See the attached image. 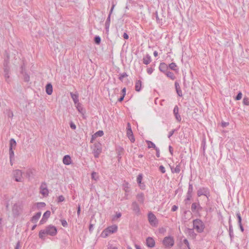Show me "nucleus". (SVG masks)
Masks as SVG:
<instances>
[{"label":"nucleus","mask_w":249,"mask_h":249,"mask_svg":"<svg viewBox=\"0 0 249 249\" xmlns=\"http://www.w3.org/2000/svg\"><path fill=\"white\" fill-rule=\"evenodd\" d=\"M174 239L172 236L165 237L162 240V244L166 248H171L174 245Z\"/></svg>","instance_id":"obj_4"},{"label":"nucleus","mask_w":249,"mask_h":249,"mask_svg":"<svg viewBox=\"0 0 249 249\" xmlns=\"http://www.w3.org/2000/svg\"><path fill=\"white\" fill-rule=\"evenodd\" d=\"M124 94H123L122 96H121L118 100V101L120 102L123 101L124 100Z\"/></svg>","instance_id":"obj_63"},{"label":"nucleus","mask_w":249,"mask_h":249,"mask_svg":"<svg viewBox=\"0 0 249 249\" xmlns=\"http://www.w3.org/2000/svg\"><path fill=\"white\" fill-rule=\"evenodd\" d=\"M175 88L178 95L179 97L182 96V91L180 88L179 83L178 82H176L175 83Z\"/></svg>","instance_id":"obj_18"},{"label":"nucleus","mask_w":249,"mask_h":249,"mask_svg":"<svg viewBox=\"0 0 249 249\" xmlns=\"http://www.w3.org/2000/svg\"><path fill=\"white\" fill-rule=\"evenodd\" d=\"M137 199L138 201L142 204L144 202V195L143 193H140L137 195Z\"/></svg>","instance_id":"obj_28"},{"label":"nucleus","mask_w":249,"mask_h":249,"mask_svg":"<svg viewBox=\"0 0 249 249\" xmlns=\"http://www.w3.org/2000/svg\"><path fill=\"white\" fill-rule=\"evenodd\" d=\"M243 103L244 105H246V106H249V98L248 97H244L243 99Z\"/></svg>","instance_id":"obj_42"},{"label":"nucleus","mask_w":249,"mask_h":249,"mask_svg":"<svg viewBox=\"0 0 249 249\" xmlns=\"http://www.w3.org/2000/svg\"><path fill=\"white\" fill-rule=\"evenodd\" d=\"M70 127L71 129L74 130L76 129V125L75 124L72 122H71L70 124Z\"/></svg>","instance_id":"obj_55"},{"label":"nucleus","mask_w":249,"mask_h":249,"mask_svg":"<svg viewBox=\"0 0 249 249\" xmlns=\"http://www.w3.org/2000/svg\"><path fill=\"white\" fill-rule=\"evenodd\" d=\"M159 69L160 71L165 73L168 71V66L166 63L162 62L160 63Z\"/></svg>","instance_id":"obj_14"},{"label":"nucleus","mask_w":249,"mask_h":249,"mask_svg":"<svg viewBox=\"0 0 249 249\" xmlns=\"http://www.w3.org/2000/svg\"><path fill=\"white\" fill-rule=\"evenodd\" d=\"M94 41L96 44H100L101 43V38L99 36H95L94 38Z\"/></svg>","instance_id":"obj_36"},{"label":"nucleus","mask_w":249,"mask_h":249,"mask_svg":"<svg viewBox=\"0 0 249 249\" xmlns=\"http://www.w3.org/2000/svg\"><path fill=\"white\" fill-rule=\"evenodd\" d=\"M229 235H230V236L231 240L232 241L233 238V237H234V234H233V231L232 226L230 223V221H229Z\"/></svg>","instance_id":"obj_24"},{"label":"nucleus","mask_w":249,"mask_h":249,"mask_svg":"<svg viewBox=\"0 0 249 249\" xmlns=\"http://www.w3.org/2000/svg\"><path fill=\"white\" fill-rule=\"evenodd\" d=\"M13 176L15 178V180L17 182H22V172L21 170L17 169L13 171Z\"/></svg>","instance_id":"obj_6"},{"label":"nucleus","mask_w":249,"mask_h":249,"mask_svg":"<svg viewBox=\"0 0 249 249\" xmlns=\"http://www.w3.org/2000/svg\"><path fill=\"white\" fill-rule=\"evenodd\" d=\"M191 197H192V195L187 193L186 198L185 199L186 204H187L188 201H189L191 199Z\"/></svg>","instance_id":"obj_47"},{"label":"nucleus","mask_w":249,"mask_h":249,"mask_svg":"<svg viewBox=\"0 0 249 249\" xmlns=\"http://www.w3.org/2000/svg\"><path fill=\"white\" fill-rule=\"evenodd\" d=\"M127 136L131 135L133 134V132L131 129V125L129 123H128L127 124Z\"/></svg>","instance_id":"obj_32"},{"label":"nucleus","mask_w":249,"mask_h":249,"mask_svg":"<svg viewBox=\"0 0 249 249\" xmlns=\"http://www.w3.org/2000/svg\"><path fill=\"white\" fill-rule=\"evenodd\" d=\"M151 61V56L147 54L142 59L143 63L145 65L149 64Z\"/></svg>","instance_id":"obj_21"},{"label":"nucleus","mask_w":249,"mask_h":249,"mask_svg":"<svg viewBox=\"0 0 249 249\" xmlns=\"http://www.w3.org/2000/svg\"><path fill=\"white\" fill-rule=\"evenodd\" d=\"M146 143L148 144V148H153L155 149L156 148H157L156 146V145L153 142H152L151 141H146Z\"/></svg>","instance_id":"obj_33"},{"label":"nucleus","mask_w":249,"mask_h":249,"mask_svg":"<svg viewBox=\"0 0 249 249\" xmlns=\"http://www.w3.org/2000/svg\"><path fill=\"white\" fill-rule=\"evenodd\" d=\"M63 162L65 165H69L71 163V160L69 155H65L63 159Z\"/></svg>","instance_id":"obj_19"},{"label":"nucleus","mask_w":249,"mask_h":249,"mask_svg":"<svg viewBox=\"0 0 249 249\" xmlns=\"http://www.w3.org/2000/svg\"><path fill=\"white\" fill-rule=\"evenodd\" d=\"M187 233L192 238H196V234L195 232L194 229H187Z\"/></svg>","instance_id":"obj_23"},{"label":"nucleus","mask_w":249,"mask_h":249,"mask_svg":"<svg viewBox=\"0 0 249 249\" xmlns=\"http://www.w3.org/2000/svg\"><path fill=\"white\" fill-rule=\"evenodd\" d=\"M91 178L92 179L94 180H97V174L96 172H93L91 174Z\"/></svg>","instance_id":"obj_48"},{"label":"nucleus","mask_w":249,"mask_h":249,"mask_svg":"<svg viewBox=\"0 0 249 249\" xmlns=\"http://www.w3.org/2000/svg\"><path fill=\"white\" fill-rule=\"evenodd\" d=\"M46 92L47 94L51 95L53 92V86L51 83H48L46 86Z\"/></svg>","instance_id":"obj_20"},{"label":"nucleus","mask_w":249,"mask_h":249,"mask_svg":"<svg viewBox=\"0 0 249 249\" xmlns=\"http://www.w3.org/2000/svg\"><path fill=\"white\" fill-rule=\"evenodd\" d=\"M146 244L149 248H153L155 246V242L152 237H148L146 239Z\"/></svg>","instance_id":"obj_12"},{"label":"nucleus","mask_w":249,"mask_h":249,"mask_svg":"<svg viewBox=\"0 0 249 249\" xmlns=\"http://www.w3.org/2000/svg\"><path fill=\"white\" fill-rule=\"evenodd\" d=\"M173 113L174 114L176 120L179 122H180L181 117L178 113V106H175V107H174Z\"/></svg>","instance_id":"obj_16"},{"label":"nucleus","mask_w":249,"mask_h":249,"mask_svg":"<svg viewBox=\"0 0 249 249\" xmlns=\"http://www.w3.org/2000/svg\"><path fill=\"white\" fill-rule=\"evenodd\" d=\"M178 208V207L177 206L174 205V206H173V207L171 209V211L172 212H175L177 210Z\"/></svg>","instance_id":"obj_61"},{"label":"nucleus","mask_w":249,"mask_h":249,"mask_svg":"<svg viewBox=\"0 0 249 249\" xmlns=\"http://www.w3.org/2000/svg\"><path fill=\"white\" fill-rule=\"evenodd\" d=\"M9 64V56H7V59H5L3 62V75L7 83H9L10 80V67L8 66Z\"/></svg>","instance_id":"obj_2"},{"label":"nucleus","mask_w":249,"mask_h":249,"mask_svg":"<svg viewBox=\"0 0 249 249\" xmlns=\"http://www.w3.org/2000/svg\"><path fill=\"white\" fill-rule=\"evenodd\" d=\"M165 74L168 77L170 78L172 80H174L176 78V76L171 71H168Z\"/></svg>","instance_id":"obj_31"},{"label":"nucleus","mask_w":249,"mask_h":249,"mask_svg":"<svg viewBox=\"0 0 249 249\" xmlns=\"http://www.w3.org/2000/svg\"><path fill=\"white\" fill-rule=\"evenodd\" d=\"M10 147L9 148H11L12 150L15 149L17 145V143L15 139H11L10 140Z\"/></svg>","instance_id":"obj_29"},{"label":"nucleus","mask_w":249,"mask_h":249,"mask_svg":"<svg viewBox=\"0 0 249 249\" xmlns=\"http://www.w3.org/2000/svg\"><path fill=\"white\" fill-rule=\"evenodd\" d=\"M242 96V93L240 91L238 93L237 95L235 97V99L236 100H239L241 99Z\"/></svg>","instance_id":"obj_46"},{"label":"nucleus","mask_w":249,"mask_h":249,"mask_svg":"<svg viewBox=\"0 0 249 249\" xmlns=\"http://www.w3.org/2000/svg\"><path fill=\"white\" fill-rule=\"evenodd\" d=\"M47 219L42 217V218L41 219V220L39 222L40 224H43L44 223H45L47 221Z\"/></svg>","instance_id":"obj_59"},{"label":"nucleus","mask_w":249,"mask_h":249,"mask_svg":"<svg viewBox=\"0 0 249 249\" xmlns=\"http://www.w3.org/2000/svg\"><path fill=\"white\" fill-rule=\"evenodd\" d=\"M168 68H169L171 70L177 71L178 70L177 68V66L175 63L172 62L169 65Z\"/></svg>","instance_id":"obj_34"},{"label":"nucleus","mask_w":249,"mask_h":249,"mask_svg":"<svg viewBox=\"0 0 249 249\" xmlns=\"http://www.w3.org/2000/svg\"><path fill=\"white\" fill-rule=\"evenodd\" d=\"M117 226L116 225H113L108 227L102 233V235L104 237H106L109 234L115 232L117 231Z\"/></svg>","instance_id":"obj_5"},{"label":"nucleus","mask_w":249,"mask_h":249,"mask_svg":"<svg viewBox=\"0 0 249 249\" xmlns=\"http://www.w3.org/2000/svg\"><path fill=\"white\" fill-rule=\"evenodd\" d=\"M153 70H154L152 68H148L147 69V72L149 74H151L153 72Z\"/></svg>","instance_id":"obj_57"},{"label":"nucleus","mask_w":249,"mask_h":249,"mask_svg":"<svg viewBox=\"0 0 249 249\" xmlns=\"http://www.w3.org/2000/svg\"><path fill=\"white\" fill-rule=\"evenodd\" d=\"M202 209V207L200 206L199 203H193L191 206V210L193 213L199 212Z\"/></svg>","instance_id":"obj_11"},{"label":"nucleus","mask_w":249,"mask_h":249,"mask_svg":"<svg viewBox=\"0 0 249 249\" xmlns=\"http://www.w3.org/2000/svg\"><path fill=\"white\" fill-rule=\"evenodd\" d=\"M197 195L198 196H200L202 195L206 196L207 201H209V197L210 196V192L207 188H200L197 192Z\"/></svg>","instance_id":"obj_9"},{"label":"nucleus","mask_w":249,"mask_h":249,"mask_svg":"<svg viewBox=\"0 0 249 249\" xmlns=\"http://www.w3.org/2000/svg\"><path fill=\"white\" fill-rule=\"evenodd\" d=\"M131 206L133 211L135 214L139 215L140 213V210L138 203L136 202H133Z\"/></svg>","instance_id":"obj_13"},{"label":"nucleus","mask_w":249,"mask_h":249,"mask_svg":"<svg viewBox=\"0 0 249 249\" xmlns=\"http://www.w3.org/2000/svg\"><path fill=\"white\" fill-rule=\"evenodd\" d=\"M45 206L46 204L44 202H38L36 203V207L38 209H41Z\"/></svg>","instance_id":"obj_37"},{"label":"nucleus","mask_w":249,"mask_h":249,"mask_svg":"<svg viewBox=\"0 0 249 249\" xmlns=\"http://www.w3.org/2000/svg\"><path fill=\"white\" fill-rule=\"evenodd\" d=\"M61 222L63 227H66L68 226L67 222L65 220H61Z\"/></svg>","instance_id":"obj_54"},{"label":"nucleus","mask_w":249,"mask_h":249,"mask_svg":"<svg viewBox=\"0 0 249 249\" xmlns=\"http://www.w3.org/2000/svg\"><path fill=\"white\" fill-rule=\"evenodd\" d=\"M102 152V148L100 143H95L94 144L93 153L95 158H98Z\"/></svg>","instance_id":"obj_8"},{"label":"nucleus","mask_w":249,"mask_h":249,"mask_svg":"<svg viewBox=\"0 0 249 249\" xmlns=\"http://www.w3.org/2000/svg\"><path fill=\"white\" fill-rule=\"evenodd\" d=\"M169 152H170V154H171V155H173V148L170 145L169 146Z\"/></svg>","instance_id":"obj_62"},{"label":"nucleus","mask_w":249,"mask_h":249,"mask_svg":"<svg viewBox=\"0 0 249 249\" xmlns=\"http://www.w3.org/2000/svg\"><path fill=\"white\" fill-rule=\"evenodd\" d=\"M51 212L50 211H47L43 215V217L48 219V218L50 216Z\"/></svg>","instance_id":"obj_38"},{"label":"nucleus","mask_w":249,"mask_h":249,"mask_svg":"<svg viewBox=\"0 0 249 249\" xmlns=\"http://www.w3.org/2000/svg\"><path fill=\"white\" fill-rule=\"evenodd\" d=\"M70 95H71V97L72 99V100L75 104H76L79 102L78 94L73 93L72 92H71Z\"/></svg>","instance_id":"obj_25"},{"label":"nucleus","mask_w":249,"mask_h":249,"mask_svg":"<svg viewBox=\"0 0 249 249\" xmlns=\"http://www.w3.org/2000/svg\"><path fill=\"white\" fill-rule=\"evenodd\" d=\"M6 111L8 117L12 118L14 116L13 112L10 109L7 110Z\"/></svg>","instance_id":"obj_43"},{"label":"nucleus","mask_w":249,"mask_h":249,"mask_svg":"<svg viewBox=\"0 0 249 249\" xmlns=\"http://www.w3.org/2000/svg\"><path fill=\"white\" fill-rule=\"evenodd\" d=\"M128 184L127 183H125L123 184L124 189V191L126 192H127L129 191V190H128L129 187H128Z\"/></svg>","instance_id":"obj_49"},{"label":"nucleus","mask_w":249,"mask_h":249,"mask_svg":"<svg viewBox=\"0 0 249 249\" xmlns=\"http://www.w3.org/2000/svg\"><path fill=\"white\" fill-rule=\"evenodd\" d=\"M123 37L125 39H127L129 38V36H128V34L127 33H124V34Z\"/></svg>","instance_id":"obj_64"},{"label":"nucleus","mask_w":249,"mask_h":249,"mask_svg":"<svg viewBox=\"0 0 249 249\" xmlns=\"http://www.w3.org/2000/svg\"><path fill=\"white\" fill-rule=\"evenodd\" d=\"M229 124V123H228V122H222V123H221V126H222L223 127H226V126H228Z\"/></svg>","instance_id":"obj_60"},{"label":"nucleus","mask_w":249,"mask_h":249,"mask_svg":"<svg viewBox=\"0 0 249 249\" xmlns=\"http://www.w3.org/2000/svg\"><path fill=\"white\" fill-rule=\"evenodd\" d=\"M65 200V198L64 197L61 195V196H59L58 197V202H63Z\"/></svg>","instance_id":"obj_52"},{"label":"nucleus","mask_w":249,"mask_h":249,"mask_svg":"<svg viewBox=\"0 0 249 249\" xmlns=\"http://www.w3.org/2000/svg\"><path fill=\"white\" fill-rule=\"evenodd\" d=\"M40 193L44 196L48 195L49 191L47 188L46 183L43 182L41 183L40 187Z\"/></svg>","instance_id":"obj_10"},{"label":"nucleus","mask_w":249,"mask_h":249,"mask_svg":"<svg viewBox=\"0 0 249 249\" xmlns=\"http://www.w3.org/2000/svg\"><path fill=\"white\" fill-rule=\"evenodd\" d=\"M128 75L126 74V72H124L123 73H122L120 74L119 79L121 80V81H123V78L126 77H127Z\"/></svg>","instance_id":"obj_41"},{"label":"nucleus","mask_w":249,"mask_h":249,"mask_svg":"<svg viewBox=\"0 0 249 249\" xmlns=\"http://www.w3.org/2000/svg\"><path fill=\"white\" fill-rule=\"evenodd\" d=\"M104 135V132L102 130H99L94 134V136L96 137H101Z\"/></svg>","instance_id":"obj_39"},{"label":"nucleus","mask_w":249,"mask_h":249,"mask_svg":"<svg viewBox=\"0 0 249 249\" xmlns=\"http://www.w3.org/2000/svg\"><path fill=\"white\" fill-rule=\"evenodd\" d=\"M57 232L56 228L53 225H49L44 230H41L39 232V237L42 239H44L45 234L51 236H54Z\"/></svg>","instance_id":"obj_1"},{"label":"nucleus","mask_w":249,"mask_h":249,"mask_svg":"<svg viewBox=\"0 0 249 249\" xmlns=\"http://www.w3.org/2000/svg\"><path fill=\"white\" fill-rule=\"evenodd\" d=\"M142 81L140 80H137L135 84V90L140 91L141 89Z\"/></svg>","instance_id":"obj_26"},{"label":"nucleus","mask_w":249,"mask_h":249,"mask_svg":"<svg viewBox=\"0 0 249 249\" xmlns=\"http://www.w3.org/2000/svg\"><path fill=\"white\" fill-rule=\"evenodd\" d=\"M127 137H128L129 139L132 142H134L135 138L134 137L133 134H132L131 135H127Z\"/></svg>","instance_id":"obj_53"},{"label":"nucleus","mask_w":249,"mask_h":249,"mask_svg":"<svg viewBox=\"0 0 249 249\" xmlns=\"http://www.w3.org/2000/svg\"><path fill=\"white\" fill-rule=\"evenodd\" d=\"M142 174H139L137 178V181L138 184H141L142 180Z\"/></svg>","instance_id":"obj_44"},{"label":"nucleus","mask_w":249,"mask_h":249,"mask_svg":"<svg viewBox=\"0 0 249 249\" xmlns=\"http://www.w3.org/2000/svg\"><path fill=\"white\" fill-rule=\"evenodd\" d=\"M193 187L192 184H189V188H188V192H187V194H191L192 195V193L193 192Z\"/></svg>","instance_id":"obj_45"},{"label":"nucleus","mask_w":249,"mask_h":249,"mask_svg":"<svg viewBox=\"0 0 249 249\" xmlns=\"http://www.w3.org/2000/svg\"><path fill=\"white\" fill-rule=\"evenodd\" d=\"M19 207L17 204H15L12 208V213L14 217H17L19 215Z\"/></svg>","instance_id":"obj_15"},{"label":"nucleus","mask_w":249,"mask_h":249,"mask_svg":"<svg viewBox=\"0 0 249 249\" xmlns=\"http://www.w3.org/2000/svg\"><path fill=\"white\" fill-rule=\"evenodd\" d=\"M41 214V212H39L37 213L34 216H33L32 217L31 221L33 223L36 222L37 221V220L39 219V218H40Z\"/></svg>","instance_id":"obj_22"},{"label":"nucleus","mask_w":249,"mask_h":249,"mask_svg":"<svg viewBox=\"0 0 249 249\" xmlns=\"http://www.w3.org/2000/svg\"><path fill=\"white\" fill-rule=\"evenodd\" d=\"M159 170L162 173H165L166 172L165 169L163 165H160L159 167Z\"/></svg>","instance_id":"obj_51"},{"label":"nucleus","mask_w":249,"mask_h":249,"mask_svg":"<svg viewBox=\"0 0 249 249\" xmlns=\"http://www.w3.org/2000/svg\"><path fill=\"white\" fill-rule=\"evenodd\" d=\"M171 170L173 173H179L180 171V165L179 164L176 165V167L174 169L173 167H171Z\"/></svg>","instance_id":"obj_27"},{"label":"nucleus","mask_w":249,"mask_h":249,"mask_svg":"<svg viewBox=\"0 0 249 249\" xmlns=\"http://www.w3.org/2000/svg\"><path fill=\"white\" fill-rule=\"evenodd\" d=\"M176 131V129H173L169 132L168 137V138H170V137L174 134Z\"/></svg>","instance_id":"obj_56"},{"label":"nucleus","mask_w":249,"mask_h":249,"mask_svg":"<svg viewBox=\"0 0 249 249\" xmlns=\"http://www.w3.org/2000/svg\"><path fill=\"white\" fill-rule=\"evenodd\" d=\"M156 151V156L158 158H159L160 157V149L157 147L155 149Z\"/></svg>","instance_id":"obj_58"},{"label":"nucleus","mask_w":249,"mask_h":249,"mask_svg":"<svg viewBox=\"0 0 249 249\" xmlns=\"http://www.w3.org/2000/svg\"><path fill=\"white\" fill-rule=\"evenodd\" d=\"M236 216H237V218L238 219V225L242 224V223H241L242 218H241L240 213L239 212L236 213Z\"/></svg>","instance_id":"obj_40"},{"label":"nucleus","mask_w":249,"mask_h":249,"mask_svg":"<svg viewBox=\"0 0 249 249\" xmlns=\"http://www.w3.org/2000/svg\"><path fill=\"white\" fill-rule=\"evenodd\" d=\"M183 243L186 246L187 249H190V248L189 246V242L187 239H184Z\"/></svg>","instance_id":"obj_50"},{"label":"nucleus","mask_w":249,"mask_h":249,"mask_svg":"<svg viewBox=\"0 0 249 249\" xmlns=\"http://www.w3.org/2000/svg\"><path fill=\"white\" fill-rule=\"evenodd\" d=\"M9 156H10V161L11 162L13 159H14V150L11 148H9Z\"/></svg>","instance_id":"obj_35"},{"label":"nucleus","mask_w":249,"mask_h":249,"mask_svg":"<svg viewBox=\"0 0 249 249\" xmlns=\"http://www.w3.org/2000/svg\"><path fill=\"white\" fill-rule=\"evenodd\" d=\"M110 22V15L108 16V17L107 19V20L105 23L106 30L107 31H108L109 25Z\"/></svg>","instance_id":"obj_30"},{"label":"nucleus","mask_w":249,"mask_h":249,"mask_svg":"<svg viewBox=\"0 0 249 249\" xmlns=\"http://www.w3.org/2000/svg\"><path fill=\"white\" fill-rule=\"evenodd\" d=\"M148 221L150 225L154 227L158 226V220L156 216L152 213L150 212L148 214Z\"/></svg>","instance_id":"obj_7"},{"label":"nucleus","mask_w":249,"mask_h":249,"mask_svg":"<svg viewBox=\"0 0 249 249\" xmlns=\"http://www.w3.org/2000/svg\"><path fill=\"white\" fill-rule=\"evenodd\" d=\"M193 227L197 232L201 233L203 231L205 228V225L202 220L199 219H196L193 220Z\"/></svg>","instance_id":"obj_3"},{"label":"nucleus","mask_w":249,"mask_h":249,"mask_svg":"<svg viewBox=\"0 0 249 249\" xmlns=\"http://www.w3.org/2000/svg\"><path fill=\"white\" fill-rule=\"evenodd\" d=\"M21 73L22 74L24 80L25 82H29L30 80V76L29 75L26 73V72L24 71V69L23 68V66H22L21 67Z\"/></svg>","instance_id":"obj_17"}]
</instances>
